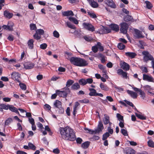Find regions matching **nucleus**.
I'll return each mask as SVG.
<instances>
[{
  "label": "nucleus",
  "mask_w": 154,
  "mask_h": 154,
  "mask_svg": "<svg viewBox=\"0 0 154 154\" xmlns=\"http://www.w3.org/2000/svg\"><path fill=\"white\" fill-rule=\"evenodd\" d=\"M59 131L62 137L64 140L72 141H74L76 140L75 131L69 126L65 128L60 127Z\"/></svg>",
  "instance_id": "1"
},
{
  "label": "nucleus",
  "mask_w": 154,
  "mask_h": 154,
  "mask_svg": "<svg viewBox=\"0 0 154 154\" xmlns=\"http://www.w3.org/2000/svg\"><path fill=\"white\" fill-rule=\"evenodd\" d=\"M69 61L72 64L78 66H85L88 64L85 60L76 57H71Z\"/></svg>",
  "instance_id": "2"
},
{
  "label": "nucleus",
  "mask_w": 154,
  "mask_h": 154,
  "mask_svg": "<svg viewBox=\"0 0 154 154\" xmlns=\"http://www.w3.org/2000/svg\"><path fill=\"white\" fill-rule=\"evenodd\" d=\"M103 128L104 127L102 122L101 121H100L98 122V124L97 129H95L94 131L87 128H85L84 130L85 131H88L87 132L88 133H89L90 134H93L94 132L95 134L99 133L100 132L102 131Z\"/></svg>",
  "instance_id": "3"
},
{
  "label": "nucleus",
  "mask_w": 154,
  "mask_h": 154,
  "mask_svg": "<svg viewBox=\"0 0 154 154\" xmlns=\"http://www.w3.org/2000/svg\"><path fill=\"white\" fill-rule=\"evenodd\" d=\"M62 90V91L57 90L56 92L57 94L60 97L63 98L67 97V95L70 93V91L69 88L65 87Z\"/></svg>",
  "instance_id": "4"
},
{
  "label": "nucleus",
  "mask_w": 154,
  "mask_h": 154,
  "mask_svg": "<svg viewBox=\"0 0 154 154\" xmlns=\"http://www.w3.org/2000/svg\"><path fill=\"white\" fill-rule=\"evenodd\" d=\"M54 107L57 108L59 114H63L64 112V108L62 107V103L58 100H56L54 103Z\"/></svg>",
  "instance_id": "5"
},
{
  "label": "nucleus",
  "mask_w": 154,
  "mask_h": 154,
  "mask_svg": "<svg viewBox=\"0 0 154 154\" xmlns=\"http://www.w3.org/2000/svg\"><path fill=\"white\" fill-rule=\"evenodd\" d=\"M143 55V60L144 62H147L149 60H153L154 58L153 56L147 51H143L142 52Z\"/></svg>",
  "instance_id": "6"
},
{
  "label": "nucleus",
  "mask_w": 154,
  "mask_h": 154,
  "mask_svg": "<svg viewBox=\"0 0 154 154\" xmlns=\"http://www.w3.org/2000/svg\"><path fill=\"white\" fill-rule=\"evenodd\" d=\"M82 26L85 29L89 31L93 32L95 31V28L91 23L84 22L82 23Z\"/></svg>",
  "instance_id": "7"
},
{
  "label": "nucleus",
  "mask_w": 154,
  "mask_h": 154,
  "mask_svg": "<svg viewBox=\"0 0 154 154\" xmlns=\"http://www.w3.org/2000/svg\"><path fill=\"white\" fill-rule=\"evenodd\" d=\"M128 28V25L125 23H123L121 24L120 31L121 33L126 34L127 33V30Z\"/></svg>",
  "instance_id": "8"
},
{
  "label": "nucleus",
  "mask_w": 154,
  "mask_h": 154,
  "mask_svg": "<svg viewBox=\"0 0 154 154\" xmlns=\"http://www.w3.org/2000/svg\"><path fill=\"white\" fill-rule=\"evenodd\" d=\"M11 78L17 82H20L19 79L20 78V74L18 72H13L11 74Z\"/></svg>",
  "instance_id": "9"
},
{
  "label": "nucleus",
  "mask_w": 154,
  "mask_h": 154,
  "mask_svg": "<svg viewBox=\"0 0 154 154\" xmlns=\"http://www.w3.org/2000/svg\"><path fill=\"white\" fill-rule=\"evenodd\" d=\"M134 36L135 38H143L144 37L142 35V32L139 30L136 29H134Z\"/></svg>",
  "instance_id": "10"
},
{
  "label": "nucleus",
  "mask_w": 154,
  "mask_h": 154,
  "mask_svg": "<svg viewBox=\"0 0 154 154\" xmlns=\"http://www.w3.org/2000/svg\"><path fill=\"white\" fill-rule=\"evenodd\" d=\"M35 64L30 62H26L23 64L24 67L25 69H30L33 68Z\"/></svg>",
  "instance_id": "11"
},
{
  "label": "nucleus",
  "mask_w": 154,
  "mask_h": 154,
  "mask_svg": "<svg viewBox=\"0 0 154 154\" xmlns=\"http://www.w3.org/2000/svg\"><path fill=\"white\" fill-rule=\"evenodd\" d=\"M117 74L119 75H121L122 77L125 79L128 78L127 72H124L122 69H119L117 71Z\"/></svg>",
  "instance_id": "12"
},
{
  "label": "nucleus",
  "mask_w": 154,
  "mask_h": 154,
  "mask_svg": "<svg viewBox=\"0 0 154 154\" xmlns=\"http://www.w3.org/2000/svg\"><path fill=\"white\" fill-rule=\"evenodd\" d=\"M8 25H4L2 27L5 29L10 31H13V27L14 26V24L12 23H8Z\"/></svg>",
  "instance_id": "13"
},
{
  "label": "nucleus",
  "mask_w": 154,
  "mask_h": 154,
  "mask_svg": "<svg viewBox=\"0 0 154 154\" xmlns=\"http://www.w3.org/2000/svg\"><path fill=\"white\" fill-rule=\"evenodd\" d=\"M143 80L149 82H154V79L151 76H149L146 74L143 75Z\"/></svg>",
  "instance_id": "14"
},
{
  "label": "nucleus",
  "mask_w": 154,
  "mask_h": 154,
  "mask_svg": "<svg viewBox=\"0 0 154 154\" xmlns=\"http://www.w3.org/2000/svg\"><path fill=\"white\" fill-rule=\"evenodd\" d=\"M106 3L110 7L115 8L116 7V5L112 0H105Z\"/></svg>",
  "instance_id": "15"
},
{
  "label": "nucleus",
  "mask_w": 154,
  "mask_h": 154,
  "mask_svg": "<svg viewBox=\"0 0 154 154\" xmlns=\"http://www.w3.org/2000/svg\"><path fill=\"white\" fill-rule=\"evenodd\" d=\"M120 66L124 70L128 71L130 69V66L128 63L123 61L122 63L120 64Z\"/></svg>",
  "instance_id": "16"
},
{
  "label": "nucleus",
  "mask_w": 154,
  "mask_h": 154,
  "mask_svg": "<svg viewBox=\"0 0 154 154\" xmlns=\"http://www.w3.org/2000/svg\"><path fill=\"white\" fill-rule=\"evenodd\" d=\"M124 151L126 154H135V151L130 147L125 148Z\"/></svg>",
  "instance_id": "17"
},
{
  "label": "nucleus",
  "mask_w": 154,
  "mask_h": 154,
  "mask_svg": "<svg viewBox=\"0 0 154 154\" xmlns=\"http://www.w3.org/2000/svg\"><path fill=\"white\" fill-rule=\"evenodd\" d=\"M91 6L93 8H97L98 6V4L97 2L94 1V0H87Z\"/></svg>",
  "instance_id": "18"
},
{
  "label": "nucleus",
  "mask_w": 154,
  "mask_h": 154,
  "mask_svg": "<svg viewBox=\"0 0 154 154\" xmlns=\"http://www.w3.org/2000/svg\"><path fill=\"white\" fill-rule=\"evenodd\" d=\"M11 111L14 112L18 114L19 115H20V113L18 111V109L16 107H14L13 105H9V109Z\"/></svg>",
  "instance_id": "19"
},
{
  "label": "nucleus",
  "mask_w": 154,
  "mask_h": 154,
  "mask_svg": "<svg viewBox=\"0 0 154 154\" xmlns=\"http://www.w3.org/2000/svg\"><path fill=\"white\" fill-rule=\"evenodd\" d=\"M4 16L6 18L10 19L13 16V14L11 13H10L9 11L5 10L4 12Z\"/></svg>",
  "instance_id": "20"
},
{
  "label": "nucleus",
  "mask_w": 154,
  "mask_h": 154,
  "mask_svg": "<svg viewBox=\"0 0 154 154\" xmlns=\"http://www.w3.org/2000/svg\"><path fill=\"white\" fill-rule=\"evenodd\" d=\"M34 41L33 39H29L27 42L29 48L30 49H32L34 48Z\"/></svg>",
  "instance_id": "21"
},
{
  "label": "nucleus",
  "mask_w": 154,
  "mask_h": 154,
  "mask_svg": "<svg viewBox=\"0 0 154 154\" xmlns=\"http://www.w3.org/2000/svg\"><path fill=\"white\" fill-rule=\"evenodd\" d=\"M104 116L103 123L105 125H107L109 122L110 118L109 116L106 114H105Z\"/></svg>",
  "instance_id": "22"
},
{
  "label": "nucleus",
  "mask_w": 154,
  "mask_h": 154,
  "mask_svg": "<svg viewBox=\"0 0 154 154\" xmlns=\"http://www.w3.org/2000/svg\"><path fill=\"white\" fill-rule=\"evenodd\" d=\"M100 87L102 90L108 91L109 90V88L107 85L103 83H100Z\"/></svg>",
  "instance_id": "23"
},
{
  "label": "nucleus",
  "mask_w": 154,
  "mask_h": 154,
  "mask_svg": "<svg viewBox=\"0 0 154 154\" xmlns=\"http://www.w3.org/2000/svg\"><path fill=\"white\" fill-rule=\"evenodd\" d=\"M63 15L64 16H74L73 12L71 11H63L62 12Z\"/></svg>",
  "instance_id": "24"
},
{
  "label": "nucleus",
  "mask_w": 154,
  "mask_h": 154,
  "mask_svg": "<svg viewBox=\"0 0 154 154\" xmlns=\"http://www.w3.org/2000/svg\"><path fill=\"white\" fill-rule=\"evenodd\" d=\"M125 55L130 57L131 58H134L137 55V54L134 52H127L125 53Z\"/></svg>",
  "instance_id": "25"
},
{
  "label": "nucleus",
  "mask_w": 154,
  "mask_h": 154,
  "mask_svg": "<svg viewBox=\"0 0 154 154\" xmlns=\"http://www.w3.org/2000/svg\"><path fill=\"white\" fill-rule=\"evenodd\" d=\"M127 93L130 94L131 96L134 99L136 98L137 97V94L133 91H131L128 90L127 91Z\"/></svg>",
  "instance_id": "26"
},
{
  "label": "nucleus",
  "mask_w": 154,
  "mask_h": 154,
  "mask_svg": "<svg viewBox=\"0 0 154 154\" xmlns=\"http://www.w3.org/2000/svg\"><path fill=\"white\" fill-rule=\"evenodd\" d=\"M110 27L112 30L116 32L118 31L119 30V26L115 24H112L110 25Z\"/></svg>",
  "instance_id": "27"
},
{
  "label": "nucleus",
  "mask_w": 154,
  "mask_h": 154,
  "mask_svg": "<svg viewBox=\"0 0 154 154\" xmlns=\"http://www.w3.org/2000/svg\"><path fill=\"white\" fill-rule=\"evenodd\" d=\"M80 88V85L78 82H75L72 85L71 89L73 90H77Z\"/></svg>",
  "instance_id": "28"
},
{
  "label": "nucleus",
  "mask_w": 154,
  "mask_h": 154,
  "mask_svg": "<svg viewBox=\"0 0 154 154\" xmlns=\"http://www.w3.org/2000/svg\"><path fill=\"white\" fill-rule=\"evenodd\" d=\"M89 90L90 92L89 94V95L91 96H96L97 94L96 90L94 88H90Z\"/></svg>",
  "instance_id": "29"
},
{
  "label": "nucleus",
  "mask_w": 154,
  "mask_h": 154,
  "mask_svg": "<svg viewBox=\"0 0 154 154\" xmlns=\"http://www.w3.org/2000/svg\"><path fill=\"white\" fill-rule=\"evenodd\" d=\"M90 143V142L89 141H86L81 144V146L83 149H87L89 147Z\"/></svg>",
  "instance_id": "30"
},
{
  "label": "nucleus",
  "mask_w": 154,
  "mask_h": 154,
  "mask_svg": "<svg viewBox=\"0 0 154 154\" xmlns=\"http://www.w3.org/2000/svg\"><path fill=\"white\" fill-rule=\"evenodd\" d=\"M68 19L70 21L72 22L75 24H77L79 23V21L78 20L75 18L70 17H69Z\"/></svg>",
  "instance_id": "31"
},
{
  "label": "nucleus",
  "mask_w": 154,
  "mask_h": 154,
  "mask_svg": "<svg viewBox=\"0 0 154 154\" xmlns=\"http://www.w3.org/2000/svg\"><path fill=\"white\" fill-rule=\"evenodd\" d=\"M74 83V81L71 79H69L67 80L66 82V88L69 87L71 85H72V84Z\"/></svg>",
  "instance_id": "32"
},
{
  "label": "nucleus",
  "mask_w": 154,
  "mask_h": 154,
  "mask_svg": "<svg viewBox=\"0 0 154 154\" xmlns=\"http://www.w3.org/2000/svg\"><path fill=\"white\" fill-rule=\"evenodd\" d=\"M136 116L139 119L143 120H146V117L143 115H142L140 114L137 113H135Z\"/></svg>",
  "instance_id": "33"
},
{
  "label": "nucleus",
  "mask_w": 154,
  "mask_h": 154,
  "mask_svg": "<svg viewBox=\"0 0 154 154\" xmlns=\"http://www.w3.org/2000/svg\"><path fill=\"white\" fill-rule=\"evenodd\" d=\"M132 17L130 15H127L125 16L124 18V20L126 21H129L132 20Z\"/></svg>",
  "instance_id": "34"
},
{
  "label": "nucleus",
  "mask_w": 154,
  "mask_h": 154,
  "mask_svg": "<svg viewBox=\"0 0 154 154\" xmlns=\"http://www.w3.org/2000/svg\"><path fill=\"white\" fill-rule=\"evenodd\" d=\"M66 24L67 26L70 28L72 29H75L76 27L75 25H73L71 24V23L69 22H67L66 23Z\"/></svg>",
  "instance_id": "35"
},
{
  "label": "nucleus",
  "mask_w": 154,
  "mask_h": 154,
  "mask_svg": "<svg viewBox=\"0 0 154 154\" xmlns=\"http://www.w3.org/2000/svg\"><path fill=\"white\" fill-rule=\"evenodd\" d=\"M28 146L29 147V148L30 149L33 150H35L36 149V147L32 143L29 142L28 143Z\"/></svg>",
  "instance_id": "36"
},
{
  "label": "nucleus",
  "mask_w": 154,
  "mask_h": 154,
  "mask_svg": "<svg viewBox=\"0 0 154 154\" xmlns=\"http://www.w3.org/2000/svg\"><path fill=\"white\" fill-rule=\"evenodd\" d=\"M125 45L123 44L122 43H120L118 44L117 45V47L118 48L121 50H123L125 48Z\"/></svg>",
  "instance_id": "37"
},
{
  "label": "nucleus",
  "mask_w": 154,
  "mask_h": 154,
  "mask_svg": "<svg viewBox=\"0 0 154 154\" xmlns=\"http://www.w3.org/2000/svg\"><path fill=\"white\" fill-rule=\"evenodd\" d=\"M116 116L118 118V120L120 122H123L124 121V120L123 119V116L122 115H121L119 113H117L116 114Z\"/></svg>",
  "instance_id": "38"
},
{
  "label": "nucleus",
  "mask_w": 154,
  "mask_h": 154,
  "mask_svg": "<svg viewBox=\"0 0 154 154\" xmlns=\"http://www.w3.org/2000/svg\"><path fill=\"white\" fill-rule=\"evenodd\" d=\"M146 5V8L149 9H151L152 7V5L151 3L148 1H146L145 2Z\"/></svg>",
  "instance_id": "39"
},
{
  "label": "nucleus",
  "mask_w": 154,
  "mask_h": 154,
  "mask_svg": "<svg viewBox=\"0 0 154 154\" xmlns=\"http://www.w3.org/2000/svg\"><path fill=\"white\" fill-rule=\"evenodd\" d=\"M110 136V134L107 132H106L103 135L102 140H105L107 138L109 137Z\"/></svg>",
  "instance_id": "40"
},
{
  "label": "nucleus",
  "mask_w": 154,
  "mask_h": 154,
  "mask_svg": "<svg viewBox=\"0 0 154 154\" xmlns=\"http://www.w3.org/2000/svg\"><path fill=\"white\" fill-rule=\"evenodd\" d=\"M97 46L98 48V49L99 50V51L102 52L104 50V48L103 46H101V44L100 42H98L97 43Z\"/></svg>",
  "instance_id": "41"
},
{
  "label": "nucleus",
  "mask_w": 154,
  "mask_h": 154,
  "mask_svg": "<svg viewBox=\"0 0 154 154\" xmlns=\"http://www.w3.org/2000/svg\"><path fill=\"white\" fill-rule=\"evenodd\" d=\"M83 38L85 40L88 42H91L93 41V38L90 36H86L83 37Z\"/></svg>",
  "instance_id": "42"
},
{
  "label": "nucleus",
  "mask_w": 154,
  "mask_h": 154,
  "mask_svg": "<svg viewBox=\"0 0 154 154\" xmlns=\"http://www.w3.org/2000/svg\"><path fill=\"white\" fill-rule=\"evenodd\" d=\"M9 105H6L4 104H0V106L2 107L3 109L8 110L9 109Z\"/></svg>",
  "instance_id": "43"
},
{
  "label": "nucleus",
  "mask_w": 154,
  "mask_h": 154,
  "mask_svg": "<svg viewBox=\"0 0 154 154\" xmlns=\"http://www.w3.org/2000/svg\"><path fill=\"white\" fill-rule=\"evenodd\" d=\"M20 86V88L22 90H25L26 88V85L24 83H21L20 82H19Z\"/></svg>",
  "instance_id": "44"
},
{
  "label": "nucleus",
  "mask_w": 154,
  "mask_h": 154,
  "mask_svg": "<svg viewBox=\"0 0 154 154\" xmlns=\"http://www.w3.org/2000/svg\"><path fill=\"white\" fill-rule=\"evenodd\" d=\"M148 146L152 148H154V142L151 140H149L147 142Z\"/></svg>",
  "instance_id": "45"
},
{
  "label": "nucleus",
  "mask_w": 154,
  "mask_h": 154,
  "mask_svg": "<svg viewBox=\"0 0 154 154\" xmlns=\"http://www.w3.org/2000/svg\"><path fill=\"white\" fill-rule=\"evenodd\" d=\"M86 79H80L79 81V83L81 85H84L86 84Z\"/></svg>",
  "instance_id": "46"
},
{
  "label": "nucleus",
  "mask_w": 154,
  "mask_h": 154,
  "mask_svg": "<svg viewBox=\"0 0 154 154\" xmlns=\"http://www.w3.org/2000/svg\"><path fill=\"white\" fill-rule=\"evenodd\" d=\"M36 32L37 33L40 35H43L44 33V31L42 29H38L36 31Z\"/></svg>",
  "instance_id": "47"
},
{
  "label": "nucleus",
  "mask_w": 154,
  "mask_h": 154,
  "mask_svg": "<svg viewBox=\"0 0 154 154\" xmlns=\"http://www.w3.org/2000/svg\"><path fill=\"white\" fill-rule=\"evenodd\" d=\"M87 13L90 16V17L92 18H94L97 17L96 15L93 13L88 11Z\"/></svg>",
  "instance_id": "48"
},
{
  "label": "nucleus",
  "mask_w": 154,
  "mask_h": 154,
  "mask_svg": "<svg viewBox=\"0 0 154 154\" xmlns=\"http://www.w3.org/2000/svg\"><path fill=\"white\" fill-rule=\"evenodd\" d=\"M139 94L140 95V97L142 98L143 100H144L145 97V94L143 91L141 90L139 91Z\"/></svg>",
  "instance_id": "49"
},
{
  "label": "nucleus",
  "mask_w": 154,
  "mask_h": 154,
  "mask_svg": "<svg viewBox=\"0 0 154 154\" xmlns=\"http://www.w3.org/2000/svg\"><path fill=\"white\" fill-rule=\"evenodd\" d=\"M11 121L12 119L11 118H8L5 122V126H8L10 124L11 122Z\"/></svg>",
  "instance_id": "50"
},
{
  "label": "nucleus",
  "mask_w": 154,
  "mask_h": 154,
  "mask_svg": "<svg viewBox=\"0 0 154 154\" xmlns=\"http://www.w3.org/2000/svg\"><path fill=\"white\" fill-rule=\"evenodd\" d=\"M33 37L36 40L40 39L41 38V36L40 35L37 33L35 32V33L33 35Z\"/></svg>",
  "instance_id": "51"
},
{
  "label": "nucleus",
  "mask_w": 154,
  "mask_h": 154,
  "mask_svg": "<svg viewBox=\"0 0 154 154\" xmlns=\"http://www.w3.org/2000/svg\"><path fill=\"white\" fill-rule=\"evenodd\" d=\"M142 73H147L148 72L147 68L146 67L142 66L140 68Z\"/></svg>",
  "instance_id": "52"
},
{
  "label": "nucleus",
  "mask_w": 154,
  "mask_h": 154,
  "mask_svg": "<svg viewBox=\"0 0 154 154\" xmlns=\"http://www.w3.org/2000/svg\"><path fill=\"white\" fill-rule=\"evenodd\" d=\"M30 27L32 30H35L37 28L35 24L33 23L30 24Z\"/></svg>",
  "instance_id": "53"
},
{
  "label": "nucleus",
  "mask_w": 154,
  "mask_h": 154,
  "mask_svg": "<svg viewBox=\"0 0 154 154\" xmlns=\"http://www.w3.org/2000/svg\"><path fill=\"white\" fill-rule=\"evenodd\" d=\"M92 50L93 52L94 53H96L97 52L98 50V48L97 45L92 47Z\"/></svg>",
  "instance_id": "54"
},
{
  "label": "nucleus",
  "mask_w": 154,
  "mask_h": 154,
  "mask_svg": "<svg viewBox=\"0 0 154 154\" xmlns=\"http://www.w3.org/2000/svg\"><path fill=\"white\" fill-rule=\"evenodd\" d=\"M54 36L57 38H58L59 37L60 35L58 32L56 30H55L54 31L53 33Z\"/></svg>",
  "instance_id": "55"
},
{
  "label": "nucleus",
  "mask_w": 154,
  "mask_h": 154,
  "mask_svg": "<svg viewBox=\"0 0 154 154\" xmlns=\"http://www.w3.org/2000/svg\"><path fill=\"white\" fill-rule=\"evenodd\" d=\"M79 102L81 103H88L89 102V100L85 98L83 100H79Z\"/></svg>",
  "instance_id": "56"
},
{
  "label": "nucleus",
  "mask_w": 154,
  "mask_h": 154,
  "mask_svg": "<svg viewBox=\"0 0 154 154\" xmlns=\"http://www.w3.org/2000/svg\"><path fill=\"white\" fill-rule=\"evenodd\" d=\"M105 31V27L103 26V28L99 30V33L102 34H106Z\"/></svg>",
  "instance_id": "57"
},
{
  "label": "nucleus",
  "mask_w": 154,
  "mask_h": 154,
  "mask_svg": "<svg viewBox=\"0 0 154 154\" xmlns=\"http://www.w3.org/2000/svg\"><path fill=\"white\" fill-rule=\"evenodd\" d=\"M121 132L124 136H126L128 135L127 130L124 129H121Z\"/></svg>",
  "instance_id": "58"
},
{
  "label": "nucleus",
  "mask_w": 154,
  "mask_h": 154,
  "mask_svg": "<svg viewBox=\"0 0 154 154\" xmlns=\"http://www.w3.org/2000/svg\"><path fill=\"white\" fill-rule=\"evenodd\" d=\"M47 46V45L46 43H44L41 44L40 45V48L41 49H45Z\"/></svg>",
  "instance_id": "59"
},
{
  "label": "nucleus",
  "mask_w": 154,
  "mask_h": 154,
  "mask_svg": "<svg viewBox=\"0 0 154 154\" xmlns=\"http://www.w3.org/2000/svg\"><path fill=\"white\" fill-rule=\"evenodd\" d=\"M107 131L108 132H107L109 134H112L113 132V130L111 128V127H108L107 128Z\"/></svg>",
  "instance_id": "60"
},
{
  "label": "nucleus",
  "mask_w": 154,
  "mask_h": 154,
  "mask_svg": "<svg viewBox=\"0 0 154 154\" xmlns=\"http://www.w3.org/2000/svg\"><path fill=\"white\" fill-rule=\"evenodd\" d=\"M98 66L99 68L101 70H103V72L104 73H106V71H104V70L105 69V67H104L103 65L101 64H99Z\"/></svg>",
  "instance_id": "61"
},
{
  "label": "nucleus",
  "mask_w": 154,
  "mask_h": 154,
  "mask_svg": "<svg viewBox=\"0 0 154 154\" xmlns=\"http://www.w3.org/2000/svg\"><path fill=\"white\" fill-rule=\"evenodd\" d=\"M86 84L87 83L91 84L93 82V80L92 78H88L86 79Z\"/></svg>",
  "instance_id": "62"
},
{
  "label": "nucleus",
  "mask_w": 154,
  "mask_h": 154,
  "mask_svg": "<svg viewBox=\"0 0 154 154\" xmlns=\"http://www.w3.org/2000/svg\"><path fill=\"white\" fill-rule=\"evenodd\" d=\"M44 108L46 110L48 109L50 110L51 109V107L49 105L46 104L44 106Z\"/></svg>",
  "instance_id": "63"
},
{
  "label": "nucleus",
  "mask_w": 154,
  "mask_h": 154,
  "mask_svg": "<svg viewBox=\"0 0 154 154\" xmlns=\"http://www.w3.org/2000/svg\"><path fill=\"white\" fill-rule=\"evenodd\" d=\"M76 139L77 143L81 144L83 141L82 139L80 137H78Z\"/></svg>",
  "instance_id": "64"
}]
</instances>
